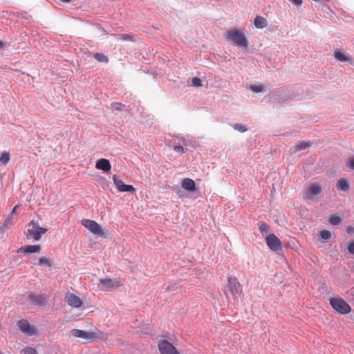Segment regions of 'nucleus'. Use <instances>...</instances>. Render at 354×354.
<instances>
[{
    "label": "nucleus",
    "instance_id": "obj_43",
    "mask_svg": "<svg viewBox=\"0 0 354 354\" xmlns=\"http://www.w3.org/2000/svg\"><path fill=\"white\" fill-rule=\"evenodd\" d=\"M180 141L182 142L184 145H185V138L184 137H180Z\"/></svg>",
    "mask_w": 354,
    "mask_h": 354
},
{
    "label": "nucleus",
    "instance_id": "obj_14",
    "mask_svg": "<svg viewBox=\"0 0 354 354\" xmlns=\"http://www.w3.org/2000/svg\"><path fill=\"white\" fill-rule=\"evenodd\" d=\"M322 192V187L318 183H313L308 188L307 198L314 199Z\"/></svg>",
    "mask_w": 354,
    "mask_h": 354
},
{
    "label": "nucleus",
    "instance_id": "obj_35",
    "mask_svg": "<svg viewBox=\"0 0 354 354\" xmlns=\"http://www.w3.org/2000/svg\"><path fill=\"white\" fill-rule=\"evenodd\" d=\"M118 39L122 40H131L132 36L128 34L118 35Z\"/></svg>",
    "mask_w": 354,
    "mask_h": 354
},
{
    "label": "nucleus",
    "instance_id": "obj_16",
    "mask_svg": "<svg viewBox=\"0 0 354 354\" xmlns=\"http://www.w3.org/2000/svg\"><path fill=\"white\" fill-rule=\"evenodd\" d=\"M40 250L41 246L39 245H28L19 248L17 252L18 253L32 254L39 252Z\"/></svg>",
    "mask_w": 354,
    "mask_h": 354
},
{
    "label": "nucleus",
    "instance_id": "obj_11",
    "mask_svg": "<svg viewBox=\"0 0 354 354\" xmlns=\"http://www.w3.org/2000/svg\"><path fill=\"white\" fill-rule=\"evenodd\" d=\"M266 244L272 251H278L282 250V243L274 234L268 235L266 239Z\"/></svg>",
    "mask_w": 354,
    "mask_h": 354
},
{
    "label": "nucleus",
    "instance_id": "obj_33",
    "mask_svg": "<svg viewBox=\"0 0 354 354\" xmlns=\"http://www.w3.org/2000/svg\"><path fill=\"white\" fill-rule=\"evenodd\" d=\"M346 166L351 170H354V157L349 158L346 162Z\"/></svg>",
    "mask_w": 354,
    "mask_h": 354
},
{
    "label": "nucleus",
    "instance_id": "obj_13",
    "mask_svg": "<svg viewBox=\"0 0 354 354\" xmlns=\"http://www.w3.org/2000/svg\"><path fill=\"white\" fill-rule=\"evenodd\" d=\"M66 301L73 308H79L82 305V301L80 297L73 293H68L66 295Z\"/></svg>",
    "mask_w": 354,
    "mask_h": 354
},
{
    "label": "nucleus",
    "instance_id": "obj_20",
    "mask_svg": "<svg viewBox=\"0 0 354 354\" xmlns=\"http://www.w3.org/2000/svg\"><path fill=\"white\" fill-rule=\"evenodd\" d=\"M310 146V142L307 141H300L298 142L295 146V151H299Z\"/></svg>",
    "mask_w": 354,
    "mask_h": 354
},
{
    "label": "nucleus",
    "instance_id": "obj_8",
    "mask_svg": "<svg viewBox=\"0 0 354 354\" xmlns=\"http://www.w3.org/2000/svg\"><path fill=\"white\" fill-rule=\"evenodd\" d=\"M17 326L20 330L28 336H32L36 334L37 328L31 326L29 322L26 319H20L17 322Z\"/></svg>",
    "mask_w": 354,
    "mask_h": 354
},
{
    "label": "nucleus",
    "instance_id": "obj_40",
    "mask_svg": "<svg viewBox=\"0 0 354 354\" xmlns=\"http://www.w3.org/2000/svg\"><path fill=\"white\" fill-rule=\"evenodd\" d=\"M15 213H12V212L10 213V214L8 215V218L6 219L5 221V224L4 225H7L8 222L9 221V220L11 218V217L12 216V215L14 214Z\"/></svg>",
    "mask_w": 354,
    "mask_h": 354
},
{
    "label": "nucleus",
    "instance_id": "obj_46",
    "mask_svg": "<svg viewBox=\"0 0 354 354\" xmlns=\"http://www.w3.org/2000/svg\"><path fill=\"white\" fill-rule=\"evenodd\" d=\"M145 334H150V333H149V332L146 331V332H145Z\"/></svg>",
    "mask_w": 354,
    "mask_h": 354
},
{
    "label": "nucleus",
    "instance_id": "obj_12",
    "mask_svg": "<svg viewBox=\"0 0 354 354\" xmlns=\"http://www.w3.org/2000/svg\"><path fill=\"white\" fill-rule=\"evenodd\" d=\"M113 180L116 186V187L118 189L120 192H127L130 193H133L136 192L135 188L131 185H126L122 180L119 179L117 175H113Z\"/></svg>",
    "mask_w": 354,
    "mask_h": 354
},
{
    "label": "nucleus",
    "instance_id": "obj_42",
    "mask_svg": "<svg viewBox=\"0 0 354 354\" xmlns=\"http://www.w3.org/2000/svg\"><path fill=\"white\" fill-rule=\"evenodd\" d=\"M5 47V44H4V42L2 41L1 39H0V50H2Z\"/></svg>",
    "mask_w": 354,
    "mask_h": 354
},
{
    "label": "nucleus",
    "instance_id": "obj_3",
    "mask_svg": "<svg viewBox=\"0 0 354 354\" xmlns=\"http://www.w3.org/2000/svg\"><path fill=\"white\" fill-rule=\"evenodd\" d=\"M71 334L75 337L85 339L91 342L97 339L102 340L105 338V335L100 330L86 331L79 329H72Z\"/></svg>",
    "mask_w": 354,
    "mask_h": 354
},
{
    "label": "nucleus",
    "instance_id": "obj_36",
    "mask_svg": "<svg viewBox=\"0 0 354 354\" xmlns=\"http://www.w3.org/2000/svg\"><path fill=\"white\" fill-rule=\"evenodd\" d=\"M174 150L177 153H184V148L180 145H175L174 147Z\"/></svg>",
    "mask_w": 354,
    "mask_h": 354
},
{
    "label": "nucleus",
    "instance_id": "obj_30",
    "mask_svg": "<svg viewBox=\"0 0 354 354\" xmlns=\"http://www.w3.org/2000/svg\"><path fill=\"white\" fill-rule=\"evenodd\" d=\"M24 354H37V351L35 348L26 347L23 349Z\"/></svg>",
    "mask_w": 354,
    "mask_h": 354
},
{
    "label": "nucleus",
    "instance_id": "obj_39",
    "mask_svg": "<svg viewBox=\"0 0 354 354\" xmlns=\"http://www.w3.org/2000/svg\"><path fill=\"white\" fill-rule=\"evenodd\" d=\"M346 232L348 234H352L354 232V227L353 226H348L347 228H346Z\"/></svg>",
    "mask_w": 354,
    "mask_h": 354
},
{
    "label": "nucleus",
    "instance_id": "obj_29",
    "mask_svg": "<svg viewBox=\"0 0 354 354\" xmlns=\"http://www.w3.org/2000/svg\"><path fill=\"white\" fill-rule=\"evenodd\" d=\"M39 265H46L48 267L52 266V262L50 259L46 257H41L39 259Z\"/></svg>",
    "mask_w": 354,
    "mask_h": 354
},
{
    "label": "nucleus",
    "instance_id": "obj_15",
    "mask_svg": "<svg viewBox=\"0 0 354 354\" xmlns=\"http://www.w3.org/2000/svg\"><path fill=\"white\" fill-rule=\"evenodd\" d=\"M96 169L102 170L104 172L109 171L111 169L110 161L106 158L99 159L95 164Z\"/></svg>",
    "mask_w": 354,
    "mask_h": 354
},
{
    "label": "nucleus",
    "instance_id": "obj_37",
    "mask_svg": "<svg viewBox=\"0 0 354 354\" xmlns=\"http://www.w3.org/2000/svg\"><path fill=\"white\" fill-rule=\"evenodd\" d=\"M178 286L176 284H170L169 285L167 288H166V290L167 291H174V290H176L178 289Z\"/></svg>",
    "mask_w": 354,
    "mask_h": 354
},
{
    "label": "nucleus",
    "instance_id": "obj_24",
    "mask_svg": "<svg viewBox=\"0 0 354 354\" xmlns=\"http://www.w3.org/2000/svg\"><path fill=\"white\" fill-rule=\"evenodd\" d=\"M342 218L337 214L330 215L328 221L333 225H337L342 223Z\"/></svg>",
    "mask_w": 354,
    "mask_h": 354
},
{
    "label": "nucleus",
    "instance_id": "obj_31",
    "mask_svg": "<svg viewBox=\"0 0 354 354\" xmlns=\"http://www.w3.org/2000/svg\"><path fill=\"white\" fill-rule=\"evenodd\" d=\"M192 85L196 87L202 86V81L199 77H195L192 80Z\"/></svg>",
    "mask_w": 354,
    "mask_h": 354
},
{
    "label": "nucleus",
    "instance_id": "obj_1",
    "mask_svg": "<svg viewBox=\"0 0 354 354\" xmlns=\"http://www.w3.org/2000/svg\"><path fill=\"white\" fill-rule=\"evenodd\" d=\"M242 293V286L234 277H228V282L226 286L225 295L228 300L236 299Z\"/></svg>",
    "mask_w": 354,
    "mask_h": 354
},
{
    "label": "nucleus",
    "instance_id": "obj_2",
    "mask_svg": "<svg viewBox=\"0 0 354 354\" xmlns=\"http://www.w3.org/2000/svg\"><path fill=\"white\" fill-rule=\"evenodd\" d=\"M225 38L227 41H231L234 44L242 48H247L248 41L245 35L240 30L234 29L227 31L225 35Z\"/></svg>",
    "mask_w": 354,
    "mask_h": 354
},
{
    "label": "nucleus",
    "instance_id": "obj_45",
    "mask_svg": "<svg viewBox=\"0 0 354 354\" xmlns=\"http://www.w3.org/2000/svg\"><path fill=\"white\" fill-rule=\"evenodd\" d=\"M61 1L64 2V3H68L70 2L71 0H60Z\"/></svg>",
    "mask_w": 354,
    "mask_h": 354
},
{
    "label": "nucleus",
    "instance_id": "obj_47",
    "mask_svg": "<svg viewBox=\"0 0 354 354\" xmlns=\"http://www.w3.org/2000/svg\"><path fill=\"white\" fill-rule=\"evenodd\" d=\"M0 354H1V353H0Z\"/></svg>",
    "mask_w": 354,
    "mask_h": 354
},
{
    "label": "nucleus",
    "instance_id": "obj_17",
    "mask_svg": "<svg viewBox=\"0 0 354 354\" xmlns=\"http://www.w3.org/2000/svg\"><path fill=\"white\" fill-rule=\"evenodd\" d=\"M181 186L184 189L189 192H194L196 189L195 182L192 179L188 178H184L182 180Z\"/></svg>",
    "mask_w": 354,
    "mask_h": 354
},
{
    "label": "nucleus",
    "instance_id": "obj_6",
    "mask_svg": "<svg viewBox=\"0 0 354 354\" xmlns=\"http://www.w3.org/2000/svg\"><path fill=\"white\" fill-rule=\"evenodd\" d=\"M119 286L120 282L118 281L109 278L100 279L97 284L98 288L104 291H110L116 289Z\"/></svg>",
    "mask_w": 354,
    "mask_h": 354
},
{
    "label": "nucleus",
    "instance_id": "obj_34",
    "mask_svg": "<svg viewBox=\"0 0 354 354\" xmlns=\"http://www.w3.org/2000/svg\"><path fill=\"white\" fill-rule=\"evenodd\" d=\"M111 105H112L113 108L117 111H122V109L124 106L123 104H122L121 103H118V102L112 103Z\"/></svg>",
    "mask_w": 354,
    "mask_h": 354
},
{
    "label": "nucleus",
    "instance_id": "obj_5",
    "mask_svg": "<svg viewBox=\"0 0 354 354\" xmlns=\"http://www.w3.org/2000/svg\"><path fill=\"white\" fill-rule=\"evenodd\" d=\"M329 303L332 308L339 314L347 315L351 311L350 305L340 297L330 298Z\"/></svg>",
    "mask_w": 354,
    "mask_h": 354
},
{
    "label": "nucleus",
    "instance_id": "obj_26",
    "mask_svg": "<svg viewBox=\"0 0 354 354\" xmlns=\"http://www.w3.org/2000/svg\"><path fill=\"white\" fill-rule=\"evenodd\" d=\"M10 154L7 152H3L0 157V162L3 165H6L10 160Z\"/></svg>",
    "mask_w": 354,
    "mask_h": 354
},
{
    "label": "nucleus",
    "instance_id": "obj_9",
    "mask_svg": "<svg viewBox=\"0 0 354 354\" xmlns=\"http://www.w3.org/2000/svg\"><path fill=\"white\" fill-rule=\"evenodd\" d=\"M158 349L161 354H179L173 344L165 339L158 342Z\"/></svg>",
    "mask_w": 354,
    "mask_h": 354
},
{
    "label": "nucleus",
    "instance_id": "obj_32",
    "mask_svg": "<svg viewBox=\"0 0 354 354\" xmlns=\"http://www.w3.org/2000/svg\"><path fill=\"white\" fill-rule=\"evenodd\" d=\"M347 250L348 253L354 254V241H349L347 243Z\"/></svg>",
    "mask_w": 354,
    "mask_h": 354
},
{
    "label": "nucleus",
    "instance_id": "obj_28",
    "mask_svg": "<svg viewBox=\"0 0 354 354\" xmlns=\"http://www.w3.org/2000/svg\"><path fill=\"white\" fill-rule=\"evenodd\" d=\"M234 129L239 132L243 133L247 131V127L245 125H243L240 123H236L233 126Z\"/></svg>",
    "mask_w": 354,
    "mask_h": 354
},
{
    "label": "nucleus",
    "instance_id": "obj_7",
    "mask_svg": "<svg viewBox=\"0 0 354 354\" xmlns=\"http://www.w3.org/2000/svg\"><path fill=\"white\" fill-rule=\"evenodd\" d=\"M82 224L94 234L102 236L104 235L101 226L95 221L83 219Z\"/></svg>",
    "mask_w": 354,
    "mask_h": 354
},
{
    "label": "nucleus",
    "instance_id": "obj_41",
    "mask_svg": "<svg viewBox=\"0 0 354 354\" xmlns=\"http://www.w3.org/2000/svg\"><path fill=\"white\" fill-rule=\"evenodd\" d=\"M15 213H12V212L10 213V214L8 215V218L6 219L5 221V224L4 225H7L8 222L9 221V220L11 218V217L12 216V215L14 214Z\"/></svg>",
    "mask_w": 354,
    "mask_h": 354
},
{
    "label": "nucleus",
    "instance_id": "obj_18",
    "mask_svg": "<svg viewBox=\"0 0 354 354\" xmlns=\"http://www.w3.org/2000/svg\"><path fill=\"white\" fill-rule=\"evenodd\" d=\"M254 24L256 28L262 29L263 28H266L268 26V23L266 18L258 15L254 18Z\"/></svg>",
    "mask_w": 354,
    "mask_h": 354
},
{
    "label": "nucleus",
    "instance_id": "obj_19",
    "mask_svg": "<svg viewBox=\"0 0 354 354\" xmlns=\"http://www.w3.org/2000/svg\"><path fill=\"white\" fill-rule=\"evenodd\" d=\"M349 182L346 178H341L337 183V188L342 192H346L349 189Z\"/></svg>",
    "mask_w": 354,
    "mask_h": 354
},
{
    "label": "nucleus",
    "instance_id": "obj_27",
    "mask_svg": "<svg viewBox=\"0 0 354 354\" xmlns=\"http://www.w3.org/2000/svg\"><path fill=\"white\" fill-rule=\"evenodd\" d=\"M250 90L254 93H261L265 91V89L261 85H250Z\"/></svg>",
    "mask_w": 354,
    "mask_h": 354
},
{
    "label": "nucleus",
    "instance_id": "obj_22",
    "mask_svg": "<svg viewBox=\"0 0 354 354\" xmlns=\"http://www.w3.org/2000/svg\"><path fill=\"white\" fill-rule=\"evenodd\" d=\"M259 231L261 232V234L263 236H266V238L267 237L268 235L272 234L270 233V226L265 223H261L259 225Z\"/></svg>",
    "mask_w": 354,
    "mask_h": 354
},
{
    "label": "nucleus",
    "instance_id": "obj_25",
    "mask_svg": "<svg viewBox=\"0 0 354 354\" xmlns=\"http://www.w3.org/2000/svg\"><path fill=\"white\" fill-rule=\"evenodd\" d=\"M94 58L100 62L106 63L108 62V57L103 53H97L93 55Z\"/></svg>",
    "mask_w": 354,
    "mask_h": 354
},
{
    "label": "nucleus",
    "instance_id": "obj_21",
    "mask_svg": "<svg viewBox=\"0 0 354 354\" xmlns=\"http://www.w3.org/2000/svg\"><path fill=\"white\" fill-rule=\"evenodd\" d=\"M334 57L337 61H339L341 62H348L349 60L347 55L339 50H336L335 52Z\"/></svg>",
    "mask_w": 354,
    "mask_h": 354
},
{
    "label": "nucleus",
    "instance_id": "obj_4",
    "mask_svg": "<svg viewBox=\"0 0 354 354\" xmlns=\"http://www.w3.org/2000/svg\"><path fill=\"white\" fill-rule=\"evenodd\" d=\"M31 228L28 229L26 232L27 239H33L35 241L40 240L41 235L46 233L48 230L47 228L41 227L39 225V223L32 220L29 224Z\"/></svg>",
    "mask_w": 354,
    "mask_h": 354
},
{
    "label": "nucleus",
    "instance_id": "obj_23",
    "mask_svg": "<svg viewBox=\"0 0 354 354\" xmlns=\"http://www.w3.org/2000/svg\"><path fill=\"white\" fill-rule=\"evenodd\" d=\"M319 237L324 242H326L331 238V232L326 230H323L319 232Z\"/></svg>",
    "mask_w": 354,
    "mask_h": 354
},
{
    "label": "nucleus",
    "instance_id": "obj_10",
    "mask_svg": "<svg viewBox=\"0 0 354 354\" xmlns=\"http://www.w3.org/2000/svg\"><path fill=\"white\" fill-rule=\"evenodd\" d=\"M28 299L34 305L41 307L44 306L48 301V297L44 294H36L30 292L28 295Z\"/></svg>",
    "mask_w": 354,
    "mask_h": 354
},
{
    "label": "nucleus",
    "instance_id": "obj_44",
    "mask_svg": "<svg viewBox=\"0 0 354 354\" xmlns=\"http://www.w3.org/2000/svg\"><path fill=\"white\" fill-rule=\"evenodd\" d=\"M18 205L15 206L13 209L12 210V213H15L16 212V209L17 208Z\"/></svg>",
    "mask_w": 354,
    "mask_h": 354
},
{
    "label": "nucleus",
    "instance_id": "obj_38",
    "mask_svg": "<svg viewBox=\"0 0 354 354\" xmlns=\"http://www.w3.org/2000/svg\"><path fill=\"white\" fill-rule=\"evenodd\" d=\"M288 1L297 6H300L302 4V0H288Z\"/></svg>",
    "mask_w": 354,
    "mask_h": 354
}]
</instances>
